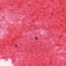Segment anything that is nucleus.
<instances>
[{
    "instance_id": "obj_3",
    "label": "nucleus",
    "mask_w": 66,
    "mask_h": 66,
    "mask_svg": "<svg viewBox=\"0 0 66 66\" xmlns=\"http://www.w3.org/2000/svg\"><path fill=\"white\" fill-rule=\"evenodd\" d=\"M51 14H52V13H51Z\"/></svg>"
},
{
    "instance_id": "obj_2",
    "label": "nucleus",
    "mask_w": 66,
    "mask_h": 66,
    "mask_svg": "<svg viewBox=\"0 0 66 66\" xmlns=\"http://www.w3.org/2000/svg\"><path fill=\"white\" fill-rule=\"evenodd\" d=\"M15 48H17V44H15Z\"/></svg>"
},
{
    "instance_id": "obj_1",
    "label": "nucleus",
    "mask_w": 66,
    "mask_h": 66,
    "mask_svg": "<svg viewBox=\"0 0 66 66\" xmlns=\"http://www.w3.org/2000/svg\"><path fill=\"white\" fill-rule=\"evenodd\" d=\"M35 39L36 40H38V37L37 36H36L35 37Z\"/></svg>"
}]
</instances>
